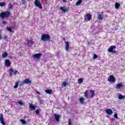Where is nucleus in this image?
Returning a JSON list of instances; mask_svg holds the SVG:
<instances>
[{
	"mask_svg": "<svg viewBox=\"0 0 125 125\" xmlns=\"http://www.w3.org/2000/svg\"><path fill=\"white\" fill-rule=\"evenodd\" d=\"M63 40H64V41H65V38H64V39H63Z\"/></svg>",
	"mask_w": 125,
	"mask_h": 125,
	"instance_id": "de8ad7c7",
	"label": "nucleus"
},
{
	"mask_svg": "<svg viewBox=\"0 0 125 125\" xmlns=\"http://www.w3.org/2000/svg\"><path fill=\"white\" fill-rule=\"evenodd\" d=\"M68 125H72V123L71 122V119H68Z\"/></svg>",
	"mask_w": 125,
	"mask_h": 125,
	"instance_id": "58836bf2",
	"label": "nucleus"
},
{
	"mask_svg": "<svg viewBox=\"0 0 125 125\" xmlns=\"http://www.w3.org/2000/svg\"><path fill=\"white\" fill-rule=\"evenodd\" d=\"M19 83H21L20 81H18L15 83V85L14 86V88H17L18 87V84H19Z\"/></svg>",
	"mask_w": 125,
	"mask_h": 125,
	"instance_id": "412c9836",
	"label": "nucleus"
},
{
	"mask_svg": "<svg viewBox=\"0 0 125 125\" xmlns=\"http://www.w3.org/2000/svg\"><path fill=\"white\" fill-rule=\"evenodd\" d=\"M42 54L41 53L35 54L33 55V58L34 59H40V58L42 57Z\"/></svg>",
	"mask_w": 125,
	"mask_h": 125,
	"instance_id": "6e6552de",
	"label": "nucleus"
},
{
	"mask_svg": "<svg viewBox=\"0 0 125 125\" xmlns=\"http://www.w3.org/2000/svg\"><path fill=\"white\" fill-rule=\"evenodd\" d=\"M97 57H98L97 55H96L95 54H94L93 57V59H96V58H97Z\"/></svg>",
	"mask_w": 125,
	"mask_h": 125,
	"instance_id": "e433bc0d",
	"label": "nucleus"
},
{
	"mask_svg": "<svg viewBox=\"0 0 125 125\" xmlns=\"http://www.w3.org/2000/svg\"><path fill=\"white\" fill-rule=\"evenodd\" d=\"M60 9L62 10V11H63V12H67V11H68L69 9L65 7H61L60 8Z\"/></svg>",
	"mask_w": 125,
	"mask_h": 125,
	"instance_id": "4468645a",
	"label": "nucleus"
},
{
	"mask_svg": "<svg viewBox=\"0 0 125 125\" xmlns=\"http://www.w3.org/2000/svg\"><path fill=\"white\" fill-rule=\"evenodd\" d=\"M67 85H68V83L66 82H63L62 84V86H64V87H66Z\"/></svg>",
	"mask_w": 125,
	"mask_h": 125,
	"instance_id": "cd10ccee",
	"label": "nucleus"
},
{
	"mask_svg": "<svg viewBox=\"0 0 125 125\" xmlns=\"http://www.w3.org/2000/svg\"><path fill=\"white\" fill-rule=\"evenodd\" d=\"M107 81L110 83H116V78L113 76V75H111L109 76Z\"/></svg>",
	"mask_w": 125,
	"mask_h": 125,
	"instance_id": "0eeeda50",
	"label": "nucleus"
},
{
	"mask_svg": "<svg viewBox=\"0 0 125 125\" xmlns=\"http://www.w3.org/2000/svg\"><path fill=\"white\" fill-rule=\"evenodd\" d=\"M107 118H109V116H107Z\"/></svg>",
	"mask_w": 125,
	"mask_h": 125,
	"instance_id": "8fccbe9b",
	"label": "nucleus"
},
{
	"mask_svg": "<svg viewBox=\"0 0 125 125\" xmlns=\"http://www.w3.org/2000/svg\"><path fill=\"white\" fill-rule=\"evenodd\" d=\"M2 24H4V25H6L7 24V22H6V21H2Z\"/></svg>",
	"mask_w": 125,
	"mask_h": 125,
	"instance_id": "a19ab883",
	"label": "nucleus"
},
{
	"mask_svg": "<svg viewBox=\"0 0 125 125\" xmlns=\"http://www.w3.org/2000/svg\"><path fill=\"white\" fill-rule=\"evenodd\" d=\"M124 86V85H123V83H118L115 86V87L117 89H120L121 87H123Z\"/></svg>",
	"mask_w": 125,
	"mask_h": 125,
	"instance_id": "ddd939ff",
	"label": "nucleus"
},
{
	"mask_svg": "<svg viewBox=\"0 0 125 125\" xmlns=\"http://www.w3.org/2000/svg\"><path fill=\"white\" fill-rule=\"evenodd\" d=\"M115 48H116V46L115 45L110 46L108 49V51L112 53H116L117 51H116L115 50H114Z\"/></svg>",
	"mask_w": 125,
	"mask_h": 125,
	"instance_id": "20e7f679",
	"label": "nucleus"
},
{
	"mask_svg": "<svg viewBox=\"0 0 125 125\" xmlns=\"http://www.w3.org/2000/svg\"><path fill=\"white\" fill-rule=\"evenodd\" d=\"M35 113H36L37 115H39L40 114V110L39 109L36 110Z\"/></svg>",
	"mask_w": 125,
	"mask_h": 125,
	"instance_id": "c9c22d12",
	"label": "nucleus"
},
{
	"mask_svg": "<svg viewBox=\"0 0 125 125\" xmlns=\"http://www.w3.org/2000/svg\"><path fill=\"white\" fill-rule=\"evenodd\" d=\"M34 4L36 7H38V8H40V9H42V5L41 0H35L34 1Z\"/></svg>",
	"mask_w": 125,
	"mask_h": 125,
	"instance_id": "7ed1b4c3",
	"label": "nucleus"
},
{
	"mask_svg": "<svg viewBox=\"0 0 125 125\" xmlns=\"http://www.w3.org/2000/svg\"><path fill=\"white\" fill-rule=\"evenodd\" d=\"M89 43H90V42H88V44H89Z\"/></svg>",
	"mask_w": 125,
	"mask_h": 125,
	"instance_id": "09e8293b",
	"label": "nucleus"
},
{
	"mask_svg": "<svg viewBox=\"0 0 125 125\" xmlns=\"http://www.w3.org/2000/svg\"><path fill=\"white\" fill-rule=\"evenodd\" d=\"M79 101L81 104H83V102L84 101V99L83 98H81L79 99Z\"/></svg>",
	"mask_w": 125,
	"mask_h": 125,
	"instance_id": "7c9ffc66",
	"label": "nucleus"
},
{
	"mask_svg": "<svg viewBox=\"0 0 125 125\" xmlns=\"http://www.w3.org/2000/svg\"><path fill=\"white\" fill-rule=\"evenodd\" d=\"M82 2H83V0H78V1L75 3V5L78 6V5H80Z\"/></svg>",
	"mask_w": 125,
	"mask_h": 125,
	"instance_id": "5701e85b",
	"label": "nucleus"
},
{
	"mask_svg": "<svg viewBox=\"0 0 125 125\" xmlns=\"http://www.w3.org/2000/svg\"><path fill=\"white\" fill-rule=\"evenodd\" d=\"M114 117L115 119H118V114L117 113H115L114 115Z\"/></svg>",
	"mask_w": 125,
	"mask_h": 125,
	"instance_id": "4c0bfd02",
	"label": "nucleus"
},
{
	"mask_svg": "<svg viewBox=\"0 0 125 125\" xmlns=\"http://www.w3.org/2000/svg\"><path fill=\"white\" fill-rule=\"evenodd\" d=\"M65 1H65V0H63V2H65Z\"/></svg>",
	"mask_w": 125,
	"mask_h": 125,
	"instance_id": "49530a36",
	"label": "nucleus"
},
{
	"mask_svg": "<svg viewBox=\"0 0 125 125\" xmlns=\"http://www.w3.org/2000/svg\"><path fill=\"white\" fill-rule=\"evenodd\" d=\"M89 91L91 93V98H92L94 97V96H95V93L94 92V90H91V89H89Z\"/></svg>",
	"mask_w": 125,
	"mask_h": 125,
	"instance_id": "a211bd4d",
	"label": "nucleus"
},
{
	"mask_svg": "<svg viewBox=\"0 0 125 125\" xmlns=\"http://www.w3.org/2000/svg\"><path fill=\"white\" fill-rule=\"evenodd\" d=\"M83 82V78H80L78 80V83H79V84H81V83H82Z\"/></svg>",
	"mask_w": 125,
	"mask_h": 125,
	"instance_id": "2f4dec72",
	"label": "nucleus"
},
{
	"mask_svg": "<svg viewBox=\"0 0 125 125\" xmlns=\"http://www.w3.org/2000/svg\"><path fill=\"white\" fill-rule=\"evenodd\" d=\"M21 84H20V86H22L24 84V83H23V81L21 82Z\"/></svg>",
	"mask_w": 125,
	"mask_h": 125,
	"instance_id": "79ce46f5",
	"label": "nucleus"
},
{
	"mask_svg": "<svg viewBox=\"0 0 125 125\" xmlns=\"http://www.w3.org/2000/svg\"><path fill=\"white\" fill-rule=\"evenodd\" d=\"M0 122L1 125H5V122L3 120V115L2 114H0Z\"/></svg>",
	"mask_w": 125,
	"mask_h": 125,
	"instance_id": "9d476101",
	"label": "nucleus"
},
{
	"mask_svg": "<svg viewBox=\"0 0 125 125\" xmlns=\"http://www.w3.org/2000/svg\"><path fill=\"white\" fill-rule=\"evenodd\" d=\"M105 112L108 114V115H112L113 114V111L111 109H106L105 110Z\"/></svg>",
	"mask_w": 125,
	"mask_h": 125,
	"instance_id": "2eb2a0df",
	"label": "nucleus"
},
{
	"mask_svg": "<svg viewBox=\"0 0 125 125\" xmlns=\"http://www.w3.org/2000/svg\"><path fill=\"white\" fill-rule=\"evenodd\" d=\"M20 121H21V123H22V125H26V124L27 123L26 121H25L23 119H21Z\"/></svg>",
	"mask_w": 125,
	"mask_h": 125,
	"instance_id": "473e14b6",
	"label": "nucleus"
},
{
	"mask_svg": "<svg viewBox=\"0 0 125 125\" xmlns=\"http://www.w3.org/2000/svg\"><path fill=\"white\" fill-rule=\"evenodd\" d=\"M92 18V16L90 14H87L84 17L85 21H90Z\"/></svg>",
	"mask_w": 125,
	"mask_h": 125,
	"instance_id": "39448f33",
	"label": "nucleus"
},
{
	"mask_svg": "<svg viewBox=\"0 0 125 125\" xmlns=\"http://www.w3.org/2000/svg\"><path fill=\"white\" fill-rule=\"evenodd\" d=\"M27 42H28V44H31V45H32V44H34V41H33L32 40H28L27 41Z\"/></svg>",
	"mask_w": 125,
	"mask_h": 125,
	"instance_id": "c756f323",
	"label": "nucleus"
},
{
	"mask_svg": "<svg viewBox=\"0 0 125 125\" xmlns=\"http://www.w3.org/2000/svg\"><path fill=\"white\" fill-rule=\"evenodd\" d=\"M54 117H55V119L56 120V121H57V122H59V119L60 118V115L55 114H54Z\"/></svg>",
	"mask_w": 125,
	"mask_h": 125,
	"instance_id": "dca6fc26",
	"label": "nucleus"
},
{
	"mask_svg": "<svg viewBox=\"0 0 125 125\" xmlns=\"http://www.w3.org/2000/svg\"><path fill=\"white\" fill-rule=\"evenodd\" d=\"M18 104H19L20 105H24V103L23 102H22L21 101H19L18 102Z\"/></svg>",
	"mask_w": 125,
	"mask_h": 125,
	"instance_id": "f704fd0d",
	"label": "nucleus"
},
{
	"mask_svg": "<svg viewBox=\"0 0 125 125\" xmlns=\"http://www.w3.org/2000/svg\"><path fill=\"white\" fill-rule=\"evenodd\" d=\"M7 30L10 32V33H14V31H12V29H11L10 27H7Z\"/></svg>",
	"mask_w": 125,
	"mask_h": 125,
	"instance_id": "bb28decb",
	"label": "nucleus"
},
{
	"mask_svg": "<svg viewBox=\"0 0 125 125\" xmlns=\"http://www.w3.org/2000/svg\"><path fill=\"white\" fill-rule=\"evenodd\" d=\"M38 101H39L40 104H41V105H42V104H44V100L42 99V98H38Z\"/></svg>",
	"mask_w": 125,
	"mask_h": 125,
	"instance_id": "6ab92c4d",
	"label": "nucleus"
},
{
	"mask_svg": "<svg viewBox=\"0 0 125 125\" xmlns=\"http://www.w3.org/2000/svg\"><path fill=\"white\" fill-rule=\"evenodd\" d=\"M41 40L43 42H49L50 41V36L47 34H42L41 36Z\"/></svg>",
	"mask_w": 125,
	"mask_h": 125,
	"instance_id": "f03ea898",
	"label": "nucleus"
},
{
	"mask_svg": "<svg viewBox=\"0 0 125 125\" xmlns=\"http://www.w3.org/2000/svg\"><path fill=\"white\" fill-rule=\"evenodd\" d=\"M13 7V5H12V4H11V6H10V7H9V9H12V8Z\"/></svg>",
	"mask_w": 125,
	"mask_h": 125,
	"instance_id": "37998d69",
	"label": "nucleus"
},
{
	"mask_svg": "<svg viewBox=\"0 0 125 125\" xmlns=\"http://www.w3.org/2000/svg\"><path fill=\"white\" fill-rule=\"evenodd\" d=\"M8 56V54H7V53H6V52H5L3 53L2 55V58H5V57H7Z\"/></svg>",
	"mask_w": 125,
	"mask_h": 125,
	"instance_id": "4be33fe9",
	"label": "nucleus"
},
{
	"mask_svg": "<svg viewBox=\"0 0 125 125\" xmlns=\"http://www.w3.org/2000/svg\"><path fill=\"white\" fill-rule=\"evenodd\" d=\"M88 90H86L85 91V92H84V97H86V98H87V97H88Z\"/></svg>",
	"mask_w": 125,
	"mask_h": 125,
	"instance_id": "c85d7f7f",
	"label": "nucleus"
},
{
	"mask_svg": "<svg viewBox=\"0 0 125 125\" xmlns=\"http://www.w3.org/2000/svg\"><path fill=\"white\" fill-rule=\"evenodd\" d=\"M64 42L66 44L65 49L66 51H69V48H70V43H69V42Z\"/></svg>",
	"mask_w": 125,
	"mask_h": 125,
	"instance_id": "f8f14e48",
	"label": "nucleus"
},
{
	"mask_svg": "<svg viewBox=\"0 0 125 125\" xmlns=\"http://www.w3.org/2000/svg\"><path fill=\"white\" fill-rule=\"evenodd\" d=\"M21 1L22 4H26V0H22Z\"/></svg>",
	"mask_w": 125,
	"mask_h": 125,
	"instance_id": "ea45409f",
	"label": "nucleus"
},
{
	"mask_svg": "<svg viewBox=\"0 0 125 125\" xmlns=\"http://www.w3.org/2000/svg\"><path fill=\"white\" fill-rule=\"evenodd\" d=\"M118 98L119 99H120V100H122V99H124V98H125V95L123 96L122 94H120L118 96Z\"/></svg>",
	"mask_w": 125,
	"mask_h": 125,
	"instance_id": "a878e982",
	"label": "nucleus"
},
{
	"mask_svg": "<svg viewBox=\"0 0 125 125\" xmlns=\"http://www.w3.org/2000/svg\"><path fill=\"white\" fill-rule=\"evenodd\" d=\"M44 91L47 94H52V90L51 89H46Z\"/></svg>",
	"mask_w": 125,
	"mask_h": 125,
	"instance_id": "aec40b11",
	"label": "nucleus"
},
{
	"mask_svg": "<svg viewBox=\"0 0 125 125\" xmlns=\"http://www.w3.org/2000/svg\"><path fill=\"white\" fill-rule=\"evenodd\" d=\"M10 14H11V13H10V11H6L2 12L0 14V17L1 19H4V18H8V17L10 16Z\"/></svg>",
	"mask_w": 125,
	"mask_h": 125,
	"instance_id": "f257e3e1",
	"label": "nucleus"
},
{
	"mask_svg": "<svg viewBox=\"0 0 125 125\" xmlns=\"http://www.w3.org/2000/svg\"><path fill=\"white\" fill-rule=\"evenodd\" d=\"M97 18L99 20H103L104 17H103V15L99 14L98 15Z\"/></svg>",
	"mask_w": 125,
	"mask_h": 125,
	"instance_id": "f3484780",
	"label": "nucleus"
},
{
	"mask_svg": "<svg viewBox=\"0 0 125 125\" xmlns=\"http://www.w3.org/2000/svg\"><path fill=\"white\" fill-rule=\"evenodd\" d=\"M9 75H10V76H12V74H13V72H14V76H16V75H17V73L19 74L18 73V71H17V70H15L14 71L13 70V69H12V68H10L9 69Z\"/></svg>",
	"mask_w": 125,
	"mask_h": 125,
	"instance_id": "423d86ee",
	"label": "nucleus"
},
{
	"mask_svg": "<svg viewBox=\"0 0 125 125\" xmlns=\"http://www.w3.org/2000/svg\"><path fill=\"white\" fill-rule=\"evenodd\" d=\"M5 65L6 67H10V65H11V62L9 60H6L5 61Z\"/></svg>",
	"mask_w": 125,
	"mask_h": 125,
	"instance_id": "9b49d317",
	"label": "nucleus"
},
{
	"mask_svg": "<svg viewBox=\"0 0 125 125\" xmlns=\"http://www.w3.org/2000/svg\"><path fill=\"white\" fill-rule=\"evenodd\" d=\"M22 83H25V84H30L32 83V81L29 79H25L22 81Z\"/></svg>",
	"mask_w": 125,
	"mask_h": 125,
	"instance_id": "1a4fd4ad",
	"label": "nucleus"
},
{
	"mask_svg": "<svg viewBox=\"0 0 125 125\" xmlns=\"http://www.w3.org/2000/svg\"><path fill=\"white\" fill-rule=\"evenodd\" d=\"M29 108L31 110H35L36 109V106L33 104H30L29 105Z\"/></svg>",
	"mask_w": 125,
	"mask_h": 125,
	"instance_id": "393cba45",
	"label": "nucleus"
},
{
	"mask_svg": "<svg viewBox=\"0 0 125 125\" xmlns=\"http://www.w3.org/2000/svg\"><path fill=\"white\" fill-rule=\"evenodd\" d=\"M4 39H7V36H4Z\"/></svg>",
	"mask_w": 125,
	"mask_h": 125,
	"instance_id": "a18cd8bd",
	"label": "nucleus"
},
{
	"mask_svg": "<svg viewBox=\"0 0 125 125\" xmlns=\"http://www.w3.org/2000/svg\"><path fill=\"white\" fill-rule=\"evenodd\" d=\"M4 5H5V2H0V6L2 7V6H4Z\"/></svg>",
	"mask_w": 125,
	"mask_h": 125,
	"instance_id": "72a5a7b5",
	"label": "nucleus"
},
{
	"mask_svg": "<svg viewBox=\"0 0 125 125\" xmlns=\"http://www.w3.org/2000/svg\"><path fill=\"white\" fill-rule=\"evenodd\" d=\"M116 9H118L121 6V4L118 2L115 3V4Z\"/></svg>",
	"mask_w": 125,
	"mask_h": 125,
	"instance_id": "b1692460",
	"label": "nucleus"
},
{
	"mask_svg": "<svg viewBox=\"0 0 125 125\" xmlns=\"http://www.w3.org/2000/svg\"><path fill=\"white\" fill-rule=\"evenodd\" d=\"M36 93H37V94H41V93L38 91H36Z\"/></svg>",
	"mask_w": 125,
	"mask_h": 125,
	"instance_id": "c03bdc74",
	"label": "nucleus"
}]
</instances>
